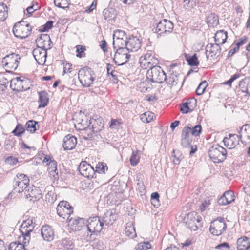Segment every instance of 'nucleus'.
<instances>
[{
	"label": "nucleus",
	"mask_w": 250,
	"mask_h": 250,
	"mask_svg": "<svg viewBox=\"0 0 250 250\" xmlns=\"http://www.w3.org/2000/svg\"><path fill=\"white\" fill-rule=\"evenodd\" d=\"M146 78L151 82L161 83L166 80V75L160 66L154 65L147 71Z\"/></svg>",
	"instance_id": "obj_1"
},
{
	"label": "nucleus",
	"mask_w": 250,
	"mask_h": 250,
	"mask_svg": "<svg viewBox=\"0 0 250 250\" xmlns=\"http://www.w3.org/2000/svg\"><path fill=\"white\" fill-rule=\"evenodd\" d=\"M31 30L30 24L27 21L21 20L15 23L13 28V32L16 37L24 39L30 34Z\"/></svg>",
	"instance_id": "obj_2"
},
{
	"label": "nucleus",
	"mask_w": 250,
	"mask_h": 250,
	"mask_svg": "<svg viewBox=\"0 0 250 250\" xmlns=\"http://www.w3.org/2000/svg\"><path fill=\"white\" fill-rule=\"evenodd\" d=\"M35 225V223L31 218L23 222L20 229L22 234V236L19 237L20 241H22L24 244H29L30 240V233L33 230Z\"/></svg>",
	"instance_id": "obj_3"
},
{
	"label": "nucleus",
	"mask_w": 250,
	"mask_h": 250,
	"mask_svg": "<svg viewBox=\"0 0 250 250\" xmlns=\"http://www.w3.org/2000/svg\"><path fill=\"white\" fill-rule=\"evenodd\" d=\"M227 228V225L225 219L218 217L210 223L209 232L214 236H219L226 230Z\"/></svg>",
	"instance_id": "obj_4"
},
{
	"label": "nucleus",
	"mask_w": 250,
	"mask_h": 250,
	"mask_svg": "<svg viewBox=\"0 0 250 250\" xmlns=\"http://www.w3.org/2000/svg\"><path fill=\"white\" fill-rule=\"evenodd\" d=\"M94 73L91 68L84 67L78 72V78L81 84L84 87H89L95 80Z\"/></svg>",
	"instance_id": "obj_5"
},
{
	"label": "nucleus",
	"mask_w": 250,
	"mask_h": 250,
	"mask_svg": "<svg viewBox=\"0 0 250 250\" xmlns=\"http://www.w3.org/2000/svg\"><path fill=\"white\" fill-rule=\"evenodd\" d=\"M208 155L214 163H219L223 161L226 159L227 151L222 146L216 145L213 146L209 149Z\"/></svg>",
	"instance_id": "obj_6"
},
{
	"label": "nucleus",
	"mask_w": 250,
	"mask_h": 250,
	"mask_svg": "<svg viewBox=\"0 0 250 250\" xmlns=\"http://www.w3.org/2000/svg\"><path fill=\"white\" fill-rule=\"evenodd\" d=\"M20 56L15 53H12L4 57L2 61L3 66L9 70L7 71H15L18 67L19 63Z\"/></svg>",
	"instance_id": "obj_7"
},
{
	"label": "nucleus",
	"mask_w": 250,
	"mask_h": 250,
	"mask_svg": "<svg viewBox=\"0 0 250 250\" xmlns=\"http://www.w3.org/2000/svg\"><path fill=\"white\" fill-rule=\"evenodd\" d=\"M185 220L187 227L191 230L195 231L202 227V218L195 212L188 213Z\"/></svg>",
	"instance_id": "obj_8"
},
{
	"label": "nucleus",
	"mask_w": 250,
	"mask_h": 250,
	"mask_svg": "<svg viewBox=\"0 0 250 250\" xmlns=\"http://www.w3.org/2000/svg\"><path fill=\"white\" fill-rule=\"evenodd\" d=\"M14 183L15 190L21 193L29 187V179L27 175L23 173H18L14 178Z\"/></svg>",
	"instance_id": "obj_9"
},
{
	"label": "nucleus",
	"mask_w": 250,
	"mask_h": 250,
	"mask_svg": "<svg viewBox=\"0 0 250 250\" xmlns=\"http://www.w3.org/2000/svg\"><path fill=\"white\" fill-rule=\"evenodd\" d=\"M56 209L57 214L60 217L67 220L69 219L71 214L73 212V208L65 201H61Z\"/></svg>",
	"instance_id": "obj_10"
},
{
	"label": "nucleus",
	"mask_w": 250,
	"mask_h": 250,
	"mask_svg": "<svg viewBox=\"0 0 250 250\" xmlns=\"http://www.w3.org/2000/svg\"><path fill=\"white\" fill-rule=\"evenodd\" d=\"M157 60L152 55L151 52H147L139 60L141 67L143 69L150 68L157 64Z\"/></svg>",
	"instance_id": "obj_11"
},
{
	"label": "nucleus",
	"mask_w": 250,
	"mask_h": 250,
	"mask_svg": "<svg viewBox=\"0 0 250 250\" xmlns=\"http://www.w3.org/2000/svg\"><path fill=\"white\" fill-rule=\"evenodd\" d=\"M126 48L117 49L114 57L115 63L118 65H122L129 60L131 55Z\"/></svg>",
	"instance_id": "obj_12"
},
{
	"label": "nucleus",
	"mask_w": 250,
	"mask_h": 250,
	"mask_svg": "<svg viewBox=\"0 0 250 250\" xmlns=\"http://www.w3.org/2000/svg\"><path fill=\"white\" fill-rule=\"evenodd\" d=\"M86 227L88 231L91 233L100 232L104 226L98 217L89 218L86 221Z\"/></svg>",
	"instance_id": "obj_13"
},
{
	"label": "nucleus",
	"mask_w": 250,
	"mask_h": 250,
	"mask_svg": "<svg viewBox=\"0 0 250 250\" xmlns=\"http://www.w3.org/2000/svg\"><path fill=\"white\" fill-rule=\"evenodd\" d=\"M221 53V47L218 43L208 44L206 48L207 59L213 60L218 57Z\"/></svg>",
	"instance_id": "obj_14"
},
{
	"label": "nucleus",
	"mask_w": 250,
	"mask_h": 250,
	"mask_svg": "<svg viewBox=\"0 0 250 250\" xmlns=\"http://www.w3.org/2000/svg\"><path fill=\"white\" fill-rule=\"evenodd\" d=\"M24 194L30 201L35 202L42 197V191L39 187L32 185L25 189Z\"/></svg>",
	"instance_id": "obj_15"
},
{
	"label": "nucleus",
	"mask_w": 250,
	"mask_h": 250,
	"mask_svg": "<svg viewBox=\"0 0 250 250\" xmlns=\"http://www.w3.org/2000/svg\"><path fill=\"white\" fill-rule=\"evenodd\" d=\"M173 29V23L170 21L164 19L158 23L155 31L158 34L161 35L167 32H172Z\"/></svg>",
	"instance_id": "obj_16"
},
{
	"label": "nucleus",
	"mask_w": 250,
	"mask_h": 250,
	"mask_svg": "<svg viewBox=\"0 0 250 250\" xmlns=\"http://www.w3.org/2000/svg\"><path fill=\"white\" fill-rule=\"evenodd\" d=\"M79 171L81 175L88 178H92L95 174L94 168L85 161H83L80 163Z\"/></svg>",
	"instance_id": "obj_17"
},
{
	"label": "nucleus",
	"mask_w": 250,
	"mask_h": 250,
	"mask_svg": "<svg viewBox=\"0 0 250 250\" xmlns=\"http://www.w3.org/2000/svg\"><path fill=\"white\" fill-rule=\"evenodd\" d=\"M37 48H40L47 51L51 48L52 43L50 37L47 34H43L36 40Z\"/></svg>",
	"instance_id": "obj_18"
},
{
	"label": "nucleus",
	"mask_w": 250,
	"mask_h": 250,
	"mask_svg": "<svg viewBox=\"0 0 250 250\" xmlns=\"http://www.w3.org/2000/svg\"><path fill=\"white\" fill-rule=\"evenodd\" d=\"M117 218V214L115 209L107 210L104 213L102 222L103 225L108 226L113 224Z\"/></svg>",
	"instance_id": "obj_19"
},
{
	"label": "nucleus",
	"mask_w": 250,
	"mask_h": 250,
	"mask_svg": "<svg viewBox=\"0 0 250 250\" xmlns=\"http://www.w3.org/2000/svg\"><path fill=\"white\" fill-rule=\"evenodd\" d=\"M229 137H226L223 139L225 146L229 149H232L239 144L240 137L236 134H229Z\"/></svg>",
	"instance_id": "obj_20"
},
{
	"label": "nucleus",
	"mask_w": 250,
	"mask_h": 250,
	"mask_svg": "<svg viewBox=\"0 0 250 250\" xmlns=\"http://www.w3.org/2000/svg\"><path fill=\"white\" fill-rule=\"evenodd\" d=\"M104 126L102 118H91L89 121L88 127L93 133H97L102 130Z\"/></svg>",
	"instance_id": "obj_21"
},
{
	"label": "nucleus",
	"mask_w": 250,
	"mask_h": 250,
	"mask_svg": "<svg viewBox=\"0 0 250 250\" xmlns=\"http://www.w3.org/2000/svg\"><path fill=\"white\" fill-rule=\"evenodd\" d=\"M33 55L39 64H44L46 60L47 51L40 48H36L33 51Z\"/></svg>",
	"instance_id": "obj_22"
},
{
	"label": "nucleus",
	"mask_w": 250,
	"mask_h": 250,
	"mask_svg": "<svg viewBox=\"0 0 250 250\" xmlns=\"http://www.w3.org/2000/svg\"><path fill=\"white\" fill-rule=\"evenodd\" d=\"M235 200V196L233 191L228 190L220 197L218 203L221 206H225L230 204Z\"/></svg>",
	"instance_id": "obj_23"
},
{
	"label": "nucleus",
	"mask_w": 250,
	"mask_h": 250,
	"mask_svg": "<svg viewBox=\"0 0 250 250\" xmlns=\"http://www.w3.org/2000/svg\"><path fill=\"white\" fill-rule=\"evenodd\" d=\"M86 221L83 218H71L69 219V226L72 230L74 231H79L83 227H85Z\"/></svg>",
	"instance_id": "obj_24"
},
{
	"label": "nucleus",
	"mask_w": 250,
	"mask_h": 250,
	"mask_svg": "<svg viewBox=\"0 0 250 250\" xmlns=\"http://www.w3.org/2000/svg\"><path fill=\"white\" fill-rule=\"evenodd\" d=\"M77 143V138L71 134H68L63 139V147L64 150H72Z\"/></svg>",
	"instance_id": "obj_25"
},
{
	"label": "nucleus",
	"mask_w": 250,
	"mask_h": 250,
	"mask_svg": "<svg viewBox=\"0 0 250 250\" xmlns=\"http://www.w3.org/2000/svg\"><path fill=\"white\" fill-rule=\"evenodd\" d=\"M41 231V235L44 240L50 242L54 239V231L50 226L48 225L42 226Z\"/></svg>",
	"instance_id": "obj_26"
},
{
	"label": "nucleus",
	"mask_w": 250,
	"mask_h": 250,
	"mask_svg": "<svg viewBox=\"0 0 250 250\" xmlns=\"http://www.w3.org/2000/svg\"><path fill=\"white\" fill-rule=\"evenodd\" d=\"M141 47V42L136 37H130L127 40L126 48L129 52H135L138 50Z\"/></svg>",
	"instance_id": "obj_27"
},
{
	"label": "nucleus",
	"mask_w": 250,
	"mask_h": 250,
	"mask_svg": "<svg viewBox=\"0 0 250 250\" xmlns=\"http://www.w3.org/2000/svg\"><path fill=\"white\" fill-rule=\"evenodd\" d=\"M239 133L240 139L243 143L247 144L250 143V124H246L240 128Z\"/></svg>",
	"instance_id": "obj_28"
},
{
	"label": "nucleus",
	"mask_w": 250,
	"mask_h": 250,
	"mask_svg": "<svg viewBox=\"0 0 250 250\" xmlns=\"http://www.w3.org/2000/svg\"><path fill=\"white\" fill-rule=\"evenodd\" d=\"M23 83L24 81L20 77H16L11 80L10 87L13 91H21L25 90Z\"/></svg>",
	"instance_id": "obj_29"
},
{
	"label": "nucleus",
	"mask_w": 250,
	"mask_h": 250,
	"mask_svg": "<svg viewBox=\"0 0 250 250\" xmlns=\"http://www.w3.org/2000/svg\"><path fill=\"white\" fill-rule=\"evenodd\" d=\"M115 67L109 63L106 65V70L109 79L113 82L114 83H117L118 80V72L114 70Z\"/></svg>",
	"instance_id": "obj_30"
},
{
	"label": "nucleus",
	"mask_w": 250,
	"mask_h": 250,
	"mask_svg": "<svg viewBox=\"0 0 250 250\" xmlns=\"http://www.w3.org/2000/svg\"><path fill=\"white\" fill-rule=\"evenodd\" d=\"M227 37V32L224 30H220L215 33L214 40L216 43L222 44L226 42Z\"/></svg>",
	"instance_id": "obj_31"
},
{
	"label": "nucleus",
	"mask_w": 250,
	"mask_h": 250,
	"mask_svg": "<svg viewBox=\"0 0 250 250\" xmlns=\"http://www.w3.org/2000/svg\"><path fill=\"white\" fill-rule=\"evenodd\" d=\"M125 233L126 236L130 238H133L137 235L134 225L132 222H128L126 224L125 229Z\"/></svg>",
	"instance_id": "obj_32"
},
{
	"label": "nucleus",
	"mask_w": 250,
	"mask_h": 250,
	"mask_svg": "<svg viewBox=\"0 0 250 250\" xmlns=\"http://www.w3.org/2000/svg\"><path fill=\"white\" fill-rule=\"evenodd\" d=\"M39 99L38 102L39 103V108L44 107L48 103L49 98L48 94L45 91H42L38 93Z\"/></svg>",
	"instance_id": "obj_33"
},
{
	"label": "nucleus",
	"mask_w": 250,
	"mask_h": 250,
	"mask_svg": "<svg viewBox=\"0 0 250 250\" xmlns=\"http://www.w3.org/2000/svg\"><path fill=\"white\" fill-rule=\"evenodd\" d=\"M127 41L124 38H113V45L114 49H124L126 48Z\"/></svg>",
	"instance_id": "obj_34"
},
{
	"label": "nucleus",
	"mask_w": 250,
	"mask_h": 250,
	"mask_svg": "<svg viewBox=\"0 0 250 250\" xmlns=\"http://www.w3.org/2000/svg\"><path fill=\"white\" fill-rule=\"evenodd\" d=\"M249 238L247 236H243L237 239V250H246L250 245Z\"/></svg>",
	"instance_id": "obj_35"
},
{
	"label": "nucleus",
	"mask_w": 250,
	"mask_h": 250,
	"mask_svg": "<svg viewBox=\"0 0 250 250\" xmlns=\"http://www.w3.org/2000/svg\"><path fill=\"white\" fill-rule=\"evenodd\" d=\"M192 103H193L195 105L196 103V100L195 99H191L188 100L187 102L183 103L181 106L180 111L183 114H187L189 112L191 111L192 109L191 108L192 107V106L191 105L189 106V104Z\"/></svg>",
	"instance_id": "obj_36"
},
{
	"label": "nucleus",
	"mask_w": 250,
	"mask_h": 250,
	"mask_svg": "<svg viewBox=\"0 0 250 250\" xmlns=\"http://www.w3.org/2000/svg\"><path fill=\"white\" fill-rule=\"evenodd\" d=\"M26 130L31 133H34L39 129L38 122L34 120H29L25 124Z\"/></svg>",
	"instance_id": "obj_37"
},
{
	"label": "nucleus",
	"mask_w": 250,
	"mask_h": 250,
	"mask_svg": "<svg viewBox=\"0 0 250 250\" xmlns=\"http://www.w3.org/2000/svg\"><path fill=\"white\" fill-rule=\"evenodd\" d=\"M22 242H11L9 245L8 250H26L25 247L28 244H24L22 241Z\"/></svg>",
	"instance_id": "obj_38"
},
{
	"label": "nucleus",
	"mask_w": 250,
	"mask_h": 250,
	"mask_svg": "<svg viewBox=\"0 0 250 250\" xmlns=\"http://www.w3.org/2000/svg\"><path fill=\"white\" fill-rule=\"evenodd\" d=\"M185 57L189 65L197 66L199 65V61L196 54H193L192 56L185 54Z\"/></svg>",
	"instance_id": "obj_39"
},
{
	"label": "nucleus",
	"mask_w": 250,
	"mask_h": 250,
	"mask_svg": "<svg viewBox=\"0 0 250 250\" xmlns=\"http://www.w3.org/2000/svg\"><path fill=\"white\" fill-rule=\"evenodd\" d=\"M155 115L153 113L148 111L141 115L140 119L143 122L147 123L152 121Z\"/></svg>",
	"instance_id": "obj_40"
},
{
	"label": "nucleus",
	"mask_w": 250,
	"mask_h": 250,
	"mask_svg": "<svg viewBox=\"0 0 250 250\" xmlns=\"http://www.w3.org/2000/svg\"><path fill=\"white\" fill-rule=\"evenodd\" d=\"M95 172H97L100 174H104L108 170V167L106 163L104 162H99L96 166Z\"/></svg>",
	"instance_id": "obj_41"
},
{
	"label": "nucleus",
	"mask_w": 250,
	"mask_h": 250,
	"mask_svg": "<svg viewBox=\"0 0 250 250\" xmlns=\"http://www.w3.org/2000/svg\"><path fill=\"white\" fill-rule=\"evenodd\" d=\"M206 22L209 27H214L219 23L218 17H207Z\"/></svg>",
	"instance_id": "obj_42"
},
{
	"label": "nucleus",
	"mask_w": 250,
	"mask_h": 250,
	"mask_svg": "<svg viewBox=\"0 0 250 250\" xmlns=\"http://www.w3.org/2000/svg\"><path fill=\"white\" fill-rule=\"evenodd\" d=\"M76 56L78 58L85 57V51L86 50V47L82 45H77L76 46Z\"/></svg>",
	"instance_id": "obj_43"
},
{
	"label": "nucleus",
	"mask_w": 250,
	"mask_h": 250,
	"mask_svg": "<svg viewBox=\"0 0 250 250\" xmlns=\"http://www.w3.org/2000/svg\"><path fill=\"white\" fill-rule=\"evenodd\" d=\"M55 6L64 9L67 8L70 4V0H54Z\"/></svg>",
	"instance_id": "obj_44"
},
{
	"label": "nucleus",
	"mask_w": 250,
	"mask_h": 250,
	"mask_svg": "<svg viewBox=\"0 0 250 250\" xmlns=\"http://www.w3.org/2000/svg\"><path fill=\"white\" fill-rule=\"evenodd\" d=\"M178 77L175 75H171L168 78L166 77V80H165L170 86L176 85L178 83Z\"/></svg>",
	"instance_id": "obj_45"
},
{
	"label": "nucleus",
	"mask_w": 250,
	"mask_h": 250,
	"mask_svg": "<svg viewBox=\"0 0 250 250\" xmlns=\"http://www.w3.org/2000/svg\"><path fill=\"white\" fill-rule=\"evenodd\" d=\"M25 129L22 124H18L12 133L16 136H21L25 132Z\"/></svg>",
	"instance_id": "obj_46"
},
{
	"label": "nucleus",
	"mask_w": 250,
	"mask_h": 250,
	"mask_svg": "<svg viewBox=\"0 0 250 250\" xmlns=\"http://www.w3.org/2000/svg\"><path fill=\"white\" fill-rule=\"evenodd\" d=\"M173 162L174 164H179L182 158L181 152L178 150H173L172 152Z\"/></svg>",
	"instance_id": "obj_47"
},
{
	"label": "nucleus",
	"mask_w": 250,
	"mask_h": 250,
	"mask_svg": "<svg viewBox=\"0 0 250 250\" xmlns=\"http://www.w3.org/2000/svg\"><path fill=\"white\" fill-rule=\"evenodd\" d=\"M48 171L49 173L50 177L53 179V180H57L59 179L58 170L57 167H48Z\"/></svg>",
	"instance_id": "obj_48"
},
{
	"label": "nucleus",
	"mask_w": 250,
	"mask_h": 250,
	"mask_svg": "<svg viewBox=\"0 0 250 250\" xmlns=\"http://www.w3.org/2000/svg\"><path fill=\"white\" fill-rule=\"evenodd\" d=\"M151 247L150 243L148 242H141L137 245L135 250H146Z\"/></svg>",
	"instance_id": "obj_49"
},
{
	"label": "nucleus",
	"mask_w": 250,
	"mask_h": 250,
	"mask_svg": "<svg viewBox=\"0 0 250 250\" xmlns=\"http://www.w3.org/2000/svg\"><path fill=\"white\" fill-rule=\"evenodd\" d=\"M208 86V83L206 81H204L201 82L196 90V93L198 95H202L205 91L206 87Z\"/></svg>",
	"instance_id": "obj_50"
},
{
	"label": "nucleus",
	"mask_w": 250,
	"mask_h": 250,
	"mask_svg": "<svg viewBox=\"0 0 250 250\" xmlns=\"http://www.w3.org/2000/svg\"><path fill=\"white\" fill-rule=\"evenodd\" d=\"M140 156L138 154V151H133L130 158V164L132 166H136L139 162Z\"/></svg>",
	"instance_id": "obj_51"
},
{
	"label": "nucleus",
	"mask_w": 250,
	"mask_h": 250,
	"mask_svg": "<svg viewBox=\"0 0 250 250\" xmlns=\"http://www.w3.org/2000/svg\"><path fill=\"white\" fill-rule=\"evenodd\" d=\"M53 24V21H48L45 24L40 27L39 31L41 32H47L52 27Z\"/></svg>",
	"instance_id": "obj_52"
},
{
	"label": "nucleus",
	"mask_w": 250,
	"mask_h": 250,
	"mask_svg": "<svg viewBox=\"0 0 250 250\" xmlns=\"http://www.w3.org/2000/svg\"><path fill=\"white\" fill-rule=\"evenodd\" d=\"M159 195L157 192L153 193L151 194V203L155 207H158L159 206Z\"/></svg>",
	"instance_id": "obj_53"
},
{
	"label": "nucleus",
	"mask_w": 250,
	"mask_h": 250,
	"mask_svg": "<svg viewBox=\"0 0 250 250\" xmlns=\"http://www.w3.org/2000/svg\"><path fill=\"white\" fill-rule=\"evenodd\" d=\"M211 202L209 198H206L201 203L200 206V210L203 212L210 205Z\"/></svg>",
	"instance_id": "obj_54"
},
{
	"label": "nucleus",
	"mask_w": 250,
	"mask_h": 250,
	"mask_svg": "<svg viewBox=\"0 0 250 250\" xmlns=\"http://www.w3.org/2000/svg\"><path fill=\"white\" fill-rule=\"evenodd\" d=\"M137 189L139 191L141 195H143L146 193V188L143 182L139 179L137 180Z\"/></svg>",
	"instance_id": "obj_55"
},
{
	"label": "nucleus",
	"mask_w": 250,
	"mask_h": 250,
	"mask_svg": "<svg viewBox=\"0 0 250 250\" xmlns=\"http://www.w3.org/2000/svg\"><path fill=\"white\" fill-rule=\"evenodd\" d=\"M202 127L200 125L195 126L194 127H191V135L197 136H199L201 132Z\"/></svg>",
	"instance_id": "obj_56"
},
{
	"label": "nucleus",
	"mask_w": 250,
	"mask_h": 250,
	"mask_svg": "<svg viewBox=\"0 0 250 250\" xmlns=\"http://www.w3.org/2000/svg\"><path fill=\"white\" fill-rule=\"evenodd\" d=\"M199 0H184V6L188 8H192L199 2Z\"/></svg>",
	"instance_id": "obj_57"
},
{
	"label": "nucleus",
	"mask_w": 250,
	"mask_h": 250,
	"mask_svg": "<svg viewBox=\"0 0 250 250\" xmlns=\"http://www.w3.org/2000/svg\"><path fill=\"white\" fill-rule=\"evenodd\" d=\"M191 127H185L183 128L182 133V137L186 138H191L190 136L191 134Z\"/></svg>",
	"instance_id": "obj_58"
},
{
	"label": "nucleus",
	"mask_w": 250,
	"mask_h": 250,
	"mask_svg": "<svg viewBox=\"0 0 250 250\" xmlns=\"http://www.w3.org/2000/svg\"><path fill=\"white\" fill-rule=\"evenodd\" d=\"M97 4V1L96 0H94L92 4L86 8L85 10L84 11V12L88 13L92 12L94 9L96 8Z\"/></svg>",
	"instance_id": "obj_59"
},
{
	"label": "nucleus",
	"mask_w": 250,
	"mask_h": 250,
	"mask_svg": "<svg viewBox=\"0 0 250 250\" xmlns=\"http://www.w3.org/2000/svg\"><path fill=\"white\" fill-rule=\"evenodd\" d=\"M125 37V39H126L125 33L124 31L121 30H117L113 34V38L115 37V38H124Z\"/></svg>",
	"instance_id": "obj_60"
},
{
	"label": "nucleus",
	"mask_w": 250,
	"mask_h": 250,
	"mask_svg": "<svg viewBox=\"0 0 250 250\" xmlns=\"http://www.w3.org/2000/svg\"><path fill=\"white\" fill-rule=\"evenodd\" d=\"M215 248L216 249L220 250H223L224 249L229 250L230 249V246L228 243L223 242L215 246Z\"/></svg>",
	"instance_id": "obj_61"
},
{
	"label": "nucleus",
	"mask_w": 250,
	"mask_h": 250,
	"mask_svg": "<svg viewBox=\"0 0 250 250\" xmlns=\"http://www.w3.org/2000/svg\"><path fill=\"white\" fill-rule=\"evenodd\" d=\"M192 142L191 138H186L182 137L181 138V144L184 147H187L191 144Z\"/></svg>",
	"instance_id": "obj_62"
},
{
	"label": "nucleus",
	"mask_w": 250,
	"mask_h": 250,
	"mask_svg": "<svg viewBox=\"0 0 250 250\" xmlns=\"http://www.w3.org/2000/svg\"><path fill=\"white\" fill-rule=\"evenodd\" d=\"M7 7L5 4H0V16H7Z\"/></svg>",
	"instance_id": "obj_63"
},
{
	"label": "nucleus",
	"mask_w": 250,
	"mask_h": 250,
	"mask_svg": "<svg viewBox=\"0 0 250 250\" xmlns=\"http://www.w3.org/2000/svg\"><path fill=\"white\" fill-rule=\"evenodd\" d=\"M103 14L104 16H111L112 15H116V11L113 8H108L104 9Z\"/></svg>",
	"instance_id": "obj_64"
}]
</instances>
